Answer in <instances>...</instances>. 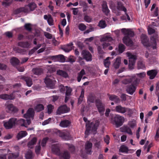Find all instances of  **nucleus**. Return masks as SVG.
<instances>
[{
  "label": "nucleus",
  "mask_w": 159,
  "mask_h": 159,
  "mask_svg": "<svg viewBox=\"0 0 159 159\" xmlns=\"http://www.w3.org/2000/svg\"><path fill=\"white\" fill-rule=\"evenodd\" d=\"M117 9L118 11H123L125 13V15L121 17L122 20H127V19L128 21L130 20V18L126 12V9L123 6L121 2H117Z\"/></svg>",
  "instance_id": "8"
},
{
  "label": "nucleus",
  "mask_w": 159,
  "mask_h": 159,
  "mask_svg": "<svg viewBox=\"0 0 159 159\" xmlns=\"http://www.w3.org/2000/svg\"><path fill=\"white\" fill-rule=\"evenodd\" d=\"M157 71L156 70H152L147 72V75L150 79H153L157 74Z\"/></svg>",
  "instance_id": "24"
},
{
  "label": "nucleus",
  "mask_w": 159,
  "mask_h": 159,
  "mask_svg": "<svg viewBox=\"0 0 159 159\" xmlns=\"http://www.w3.org/2000/svg\"><path fill=\"white\" fill-rule=\"evenodd\" d=\"M86 26L82 24H80L78 25L79 29L81 31H84L86 29Z\"/></svg>",
  "instance_id": "52"
},
{
  "label": "nucleus",
  "mask_w": 159,
  "mask_h": 159,
  "mask_svg": "<svg viewBox=\"0 0 159 159\" xmlns=\"http://www.w3.org/2000/svg\"><path fill=\"white\" fill-rule=\"evenodd\" d=\"M70 111V108L68 107L66 105L59 107L57 111V114L60 115L61 114Z\"/></svg>",
  "instance_id": "16"
},
{
  "label": "nucleus",
  "mask_w": 159,
  "mask_h": 159,
  "mask_svg": "<svg viewBox=\"0 0 159 159\" xmlns=\"http://www.w3.org/2000/svg\"><path fill=\"white\" fill-rule=\"evenodd\" d=\"M0 98L5 100H13L15 99V96L13 93H11L9 95L3 94L0 95Z\"/></svg>",
  "instance_id": "19"
},
{
  "label": "nucleus",
  "mask_w": 159,
  "mask_h": 159,
  "mask_svg": "<svg viewBox=\"0 0 159 159\" xmlns=\"http://www.w3.org/2000/svg\"><path fill=\"white\" fill-rule=\"evenodd\" d=\"M48 112V114L51 113L54 108V107L51 104L48 105L47 107Z\"/></svg>",
  "instance_id": "48"
},
{
  "label": "nucleus",
  "mask_w": 159,
  "mask_h": 159,
  "mask_svg": "<svg viewBox=\"0 0 159 159\" xmlns=\"http://www.w3.org/2000/svg\"><path fill=\"white\" fill-rule=\"evenodd\" d=\"M84 74H85V72L84 69H82L80 73H78L77 78V80L78 82H80V81L82 76Z\"/></svg>",
  "instance_id": "40"
},
{
  "label": "nucleus",
  "mask_w": 159,
  "mask_h": 159,
  "mask_svg": "<svg viewBox=\"0 0 159 159\" xmlns=\"http://www.w3.org/2000/svg\"><path fill=\"white\" fill-rule=\"evenodd\" d=\"M44 18L47 20L48 24L50 25H53V20L52 18L50 15H45L44 16Z\"/></svg>",
  "instance_id": "30"
},
{
  "label": "nucleus",
  "mask_w": 159,
  "mask_h": 159,
  "mask_svg": "<svg viewBox=\"0 0 159 159\" xmlns=\"http://www.w3.org/2000/svg\"><path fill=\"white\" fill-rule=\"evenodd\" d=\"M56 69L53 66H51L48 68V71L50 73H52L55 71Z\"/></svg>",
  "instance_id": "58"
},
{
  "label": "nucleus",
  "mask_w": 159,
  "mask_h": 159,
  "mask_svg": "<svg viewBox=\"0 0 159 159\" xmlns=\"http://www.w3.org/2000/svg\"><path fill=\"white\" fill-rule=\"evenodd\" d=\"M22 79L26 82L27 85L29 87H30L32 84L33 82L32 79L30 77L26 76H23Z\"/></svg>",
  "instance_id": "29"
},
{
  "label": "nucleus",
  "mask_w": 159,
  "mask_h": 159,
  "mask_svg": "<svg viewBox=\"0 0 159 159\" xmlns=\"http://www.w3.org/2000/svg\"><path fill=\"white\" fill-rule=\"evenodd\" d=\"M110 138L108 135H107L104 138V141L107 144H108L109 143Z\"/></svg>",
  "instance_id": "60"
},
{
  "label": "nucleus",
  "mask_w": 159,
  "mask_h": 159,
  "mask_svg": "<svg viewBox=\"0 0 159 159\" xmlns=\"http://www.w3.org/2000/svg\"><path fill=\"white\" fill-rule=\"evenodd\" d=\"M128 125L131 128H134L136 125V121L135 120L130 121L128 123Z\"/></svg>",
  "instance_id": "47"
},
{
  "label": "nucleus",
  "mask_w": 159,
  "mask_h": 159,
  "mask_svg": "<svg viewBox=\"0 0 159 159\" xmlns=\"http://www.w3.org/2000/svg\"><path fill=\"white\" fill-rule=\"evenodd\" d=\"M44 82L48 87L53 89L56 81L51 75H47L44 79Z\"/></svg>",
  "instance_id": "7"
},
{
  "label": "nucleus",
  "mask_w": 159,
  "mask_h": 159,
  "mask_svg": "<svg viewBox=\"0 0 159 159\" xmlns=\"http://www.w3.org/2000/svg\"><path fill=\"white\" fill-rule=\"evenodd\" d=\"M128 150L127 147L125 145H123L120 146L119 151L120 152H128Z\"/></svg>",
  "instance_id": "44"
},
{
  "label": "nucleus",
  "mask_w": 159,
  "mask_h": 159,
  "mask_svg": "<svg viewBox=\"0 0 159 159\" xmlns=\"http://www.w3.org/2000/svg\"><path fill=\"white\" fill-rule=\"evenodd\" d=\"M138 80L137 79L134 81L131 84V85L128 86L126 89V91L128 93L131 95H132L135 91L136 89L135 86L138 84Z\"/></svg>",
  "instance_id": "11"
},
{
  "label": "nucleus",
  "mask_w": 159,
  "mask_h": 159,
  "mask_svg": "<svg viewBox=\"0 0 159 159\" xmlns=\"http://www.w3.org/2000/svg\"><path fill=\"white\" fill-rule=\"evenodd\" d=\"M99 26L101 28H104L107 26V24L104 20H101L98 24Z\"/></svg>",
  "instance_id": "46"
},
{
  "label": "nucleus",
  "mask_w": 159,
  "mask_h": 159,
  "mask_svg": "<svg viewBox=\"0 0 159 159\" xmlns=\"http://www.w3.org/2000/svg\"><path fill=\"white\" fill-rule=\"evenodd\" d=\"M19 156L18 153L15 154L13 153L10 154L8 157V159H14L16 158Z\"/></svg>",
  "instance_id": "50"
},
{
  "label": "nucleus",
  "mask_w": 159,
  "mask_h": 159,
  "mask_svg": "<svg viewBox=\"0 0 159 159\" xmlns=\"http://www.w3.org/2000/svg\"><path fill=\"white\" fill-rule=\"evenodd\" d=\"M146 76V73L144 72H142L139 74H136L135 75L133 76L135 79L134 81L135 80L137 79L138 80V84L139 81V80L143 78L144 77Z\"/></svg>",
  "instance_id": "26"
},
{
  "label": "nucleus",
  "mask_w": 159,
  "mask_h": 159,
  "mask_svg": "<svg viewBox=\"0 0 159 159\" xmlns=\"http://www.w3.org/2000/svg\"><path fill=\"white\" fill-rule=\"evenodd\" d=\"M27 134V133L26 131H21L18 133L17 137L18 139H19L26 136Z\"/></svg>",
  "instance_id": "35"
},
{
  "label": "nucleus",
  "mask_w": 159,
  "mask_h": 159,
  "mask_svg": "<svg viewBox=\"0 0 159 159\" xmlns=\"http://www.w3.org/2000/svg\"><path fill=\"white\" fill-rule=\"evenodd\" d=\"M61 145L59 144H54L52 145V151L53 153L59 156L63 159H69L70 155L67 151H64L63 153H60V148Z\"/></svg>",
  "instance_id": "2"
},
{
  "label": "nucleus",
  "mask_w": 159,
  "mask_h": 159,
  "mask_svg": "<svg viewBox=\"0 0 159 159\" xmlns=\"http://www.w3.org/2000/svg\"><path fill=\"white\" fill-rule=\"evenodd\" d=\"M40 146L39 145L36 146L35 148V152L37 154H39L40 150Z\"/></svg>",
  "instance_id": "55"
},
{
  "label": "nucleus",
  "mask_w": 159,
  "mask_h": 159,
  "mask_svg": "<svg viewBox=\"0 0 159 159\" xmlns=\"http://www.w3.org/2000/svg\"><path fill=\"white\" fill-rule=\"evenodd\" d=\"M70 124V122L68 120H65L61 122L60 126L62 127H67L69 126Z\"/></svg>",
  "instance_id": "32"
},
{
  "label": "nucleus",
  "mask_w": 159,
  "mask_h": 159,
  "mask_svg": "<svg viewBox=\"0 0 159 159\" xmlns=\"http://www.w3.org/2000/svg\"><path fill=\"white\" fill-rule=\"evenodd\" d=\"M32 72L36 75H39L43 72V70L41 68H35L33 69L32 70Z\"/></svg>",
  "instance_id": "36"
},
{
  "label": "nucleus",
  "mask_w": 159,
  "mask_h": 159,
  "mask_svg": "<svg viewBox=\"0 0 159 159\" xmlns=\"http://www.w3.org/2000/svg\"><path fill=\"white\" fill-rule=\"evenodd\" d=\"M159 138V128H158L156 132V133L155 137V139L157 141L158 140V139Z\"/></svg>",
  "instance_id": "63"
},
{
  "label": "nucleus",
  "mask_w": 159,
  "mask_h": 159,
  "mask_svg": "<svg viewBox=\"0 0 159 159\" xmlns=\"http://www.w3.org/2000/svg\"><path fill=\"white\" fill-rule=\"evenodd\" d=\"M30 45V43L28 42H20L18 43V45L19 46L24 48H28L29 47Z\"/></svg>",
  "instance_id": "34"
},
{
  "label": "nucleus",
  "mask_w": 159,
  "mask_h": 159,
  "mask_svg": "<svg viewBox=\"0 0 159 159\" xmlns=\"http://www.w3.org/2000/svg\"><path fill=\"white\" fill-rule=\"evenodd\" d=\"M99 122L98 120L95 121V124L93 123H91L90 124L87 123L86 125V129L85 133V134L88 135L89 131L91 130L92 131L96 130L99 125Z\"/></svg>",
  "instance_id": "6"
},
{
  "label": "nucleus",
  "mask_w": 159,
  "mask_h": 159,
  "mask_svg": "<svg viewBox=\"0 0 159 159\" xmlns=\"http://www.w3.org/2000/svg\"><path fill=\"white\" fill-rule=\"evenodd\" d=\"M112 59L110 57H108L107 58L104 60V64L105 66L106 67H109L110 65L111 64L110 61H109V60H111Z\"/></svg>",
  "instance_id": "38"
},
{
  "label": "nucleus",
  "mask_w": 159,
  "mask_h": 159,
  "mask_svg": "<svg viewBox=\"0 0 159 159\" xmlns=\"http://www.w3.org/2000/svg\"><path fill=\"white\" fill-rule=\"evenodd\" d=\"M114 111L119 113L124 114L127 112L128 113L130 112L131 110L129 108L123 107L120 105H118L116 107Z\"/></svg>",
  "instance_id": "13"
},
{
  "label": "nucleus",
  "mask_w": 159,
  "mask_h": 159,
  "mask_svg": "<svg viewBox=\"0 0 159 159\" xmlns=\"http://www.w3.org/2000/svg\"><path fill=\"white\" fill-rule=\"evenodd\" d=\"M57 74L58 75L65 78L68 77V75L67 72L62 70H57Z\"/></svg>",
  "instance_id": "31"
},
{
  "label": "nucleus",
  "mask_w": 159,
  "mask_h": 159,
  "mask_svg": "<svg viewBox=\"0 0 159 159\" xmlns=\"http://www.w3.org/2000/svg\"><path fill=\"white\" fill-rule=\"evenodd\" d=\"M37 139L36 137L33 138L28 143L27 146L28 148H34V146L37 142Z\"/></svg>",
  "instance_id": "27"
},
{
  "label": "nucleus",
  "mask_w": 159,
  "mask_h": 159,
  "mask_svg": "<svg viewBox=\"0 0 159 159\" xmlns=\"http://www.w3.org/2000/svg\"><path fill=\"white\" fill-rule=\"evenodd\" d=\"M141 41L143 45L147 46L148 45V39L147 36L144 34H142L141 36Z\"/></svg>",
  "instance_id": "23"
},
{
  "label": "nucleus",
  "mask_w": 159,
  "mask_h": 159,
  "mask_svg": "<svg viewBox=\"0 0 159 159\" xmlns=\"http://www.w3.org/2000/svg\"><path fill=\"white\" fill-rule=\"evenodd\" d=\"M25 27L26 29L28 31H30L31 29V24H25Z\"/></svg>",
  "instance_id": "57"
},
{
  "label": "nucleus",
  "mask_w": 159,
  "mask_h": 159,
  "mask_svg": "<svg viewBox=\"0 0 159 159\" xmlns=\"http://www.w3.org/2000/svg\"><path fill=\"white\" fill-rule=\"evenodd\" d=\"M25 157L26 159H32L34 155L31 150L28 151L25 154Z\"/></svg>",
  "instance_id": "37"
},
{
  "label": "nucleus",
  "mask_w": 159,
  "mask_h": 159,
  "mask_svg": "<svg viewBox=\"0 0 159 159\" xmlns=\"http://www.w3.org/2000/svg\"><path fill=\"white\" fill-rule=\"evenodd\" d=\"M110 45V43H108L106 42H104L102 43L103 48V49L106 48L107 47L109 46Z\"/></svg>",
  "instance_id": "64"
},
{
  "label": "nucleus",
  "mask_w": 159,
  "mask_h": 159,
  "mask_svg": "<svg viewBox=\"0 0 159 159\" xmlns=\"http://www.w3.org/2000/svg\"><path fill=\"white\" fill-rule=\"evenodd\" d=\"M138 67L139 69H144L145 68L144 64L141 61H139L138 62Z\"/></svg>",
  "instance_id": "53"
},
{
  "label": "nucleus",
  "mask_w": 159,
  "mask_h": 159,
  "mask_svg": "<svg viewBox=\"0 0 159 159\" xmlns=\"http://www.w3.org/2000/svg\"><path fill=\"white\" fill-rule=\"evenodd\" d=\"M120 131L123 132H126L130 135L132 134V133L130 128L126 126H124L120 128Z\"/></svg>",
  "instance_id": "28"
},
{
  "label": "nucleus",
  "mask_w": 159,
  "mask_h": 159,
  "mask_svg": "<svg viewBox=\"0 0 159 159\" xmlns=\"http://www.w3.org/2000/svg\"><path fill=\"white\" fill-rule=\"evenodd\" d=\"M51 120V118H49L48 120H45L44 122L42 123V125H45L49 124Z\"/></svg>",
  "instance_id": "61"
},
{
  "label": "nucleus",
  "mask_w": 159,
  "mask_h": 159,
  "mask_svg": "<svg viewBox=\"0 0 159 159\" xmlns=\"http://www.w3.org/2000/svg\"><path fill=\"white\" fill-rule=\"evenodd\" d=\"M44 36L47 39H51L52 38V35L50 34L45 32H44Z\"/></svg>",
  "instance_id": "54"
},
{
  "label": "nucleus",
  "mask_w": 159,
  "mask_h": 159,
  "mask_svg": "<svg viewBox=\"0 0 159 159\" xmlns=\"http://www.w3.org/2000/svg\"><path fill=\"white\" fill-rule=\"evenodd\" d=\"M67 86H64L63 85H61L60 86V91L62 93H64L66 89V87Z\"/></svg>",
  "instance_id": "62"
},
{
  "label": "nucleus",
  "mask_w": 159,
  "mask_h": 159,
  "mask_svg": "<svg viewBox=\"0 0 159 159\" xmlns=\"http://www.w3.org/2000/svg\"><path fill=\"white\" fill-rule=\"evenodd\" d=\"M34 115V111L33 108H30L27 111V113L24 115V117L27 119L26 122L25 120L22 119H21L18 120H16V122L21 126H25V127H27V125H29L31 123V121L28 119L33 118Z\"/></svg>",
  "instance_id": "1"
},
{
  "label": "nucleus",
  "mask_w": 159,
  "mask_h": 159,
  "mask_svg": "<svg viewBox=\"0 0 159 159\" xmlns=\"http://www.w3.org/2000/svg\"><path fill=\"white\" fill-rule=\"evenodd\" d=\"M66 98H65V102H66L69 99V96L70 95V93L72 91L71 89L68 86L66 87Z\"/></svg>",
  "instance_id": "33"
},
{
  "label": "nucleus",
  "mask_w": 159,
  "mask_h": 159,
  "mask_svg": "<svg viewBox=\"0 0 159 159\" xmlns=\"http://www.w3.org/2000/svg\"><path fill=\"white\" fill-rule=\"evenodd\" d=\"M84 90L83 89H82L80 95L78 99V103L79 104H80L83 100L84 97Z\"/></svg>",
  "instance_id": "45"
},
{
  "label": "nucleus",
  "mask_w": 159,
  "mask_h": 159,
  "mask_svg": "<svg viewBox=\"0 0 159 159\" xmlns=\"http://www.w3.org/2000/svg\"><path fill=\"white\" fill-rule=\"evenodd\" d=\"M134 78L133 76H129L127 77L126 78L124 79L122 81L123 84H128L131 82L133 83V82L134 81Z\"/></svg>",
  "instance_id": "25"
},
{
  "label": "nucleus",
  "mask_w": 159,
  "mask_h": 159,
  "mask_svg": "<svg viewBox=\"0 0 159 159\" xmlns=\"http://www.w3.org/2000/svg\"><path fill=\"white\" fill-rule=\"evenodd\" d=\"M5 110L7 112H16L18 110V109L14 106L12 104H6L5 105Z\"/></svg>",
  "instance_id": "15"
},
{
  "label": "nucleus",
  "mask_w": 159,
  "mask_h": 159,
  "mask_svg": "<svg viewBox=\"0 0 159 159\" xmlns=\"http://www.w3.org/2000/svg\"><path fill=\"white\" fill-rule=\"evenodd\" d=\"M82 55L87 61H90L92 60V55L89 52L84 50L82 52Z\"/></svg>",
  "instance_id": "18"
},
{
  "label": "nucleus",
  "mask_w": 159,
  "mask_h": 159,
  "mask_svg": "<svg viewBox=\"0 0 159 159\" xmlns=\"http://www.w3.org/2000/svg\"><path fill=\"white\" fill-rule=\"evenodd\" d=\"M148 31L149 34H153V36L151 38V40L153 43L152 47L153 49L156 48V43L159 39V34L153 28L152 25L149 26L148 28Z\"/></svg>",
  "instance_id": "4"
},
{
  "label": "nucleus",
  "mask_w": 159,
  "mask_h": 159,
  "mask_svg": "<svg viewBox=\"0 0 159 159\" xmlns=\"http://www.w3.org/2000/svg\"><path fill=\"white\" fill-rule=\"evenodd\" d=\"M96 106L97 107L99 112L101 115L104 114L105 111V108L104 105L102 103L100 100H97L96 102Z\"/></svg>",
  "instance_id": "14"
},
{
  "label": "nucleus",
  "mask_w": 159,
  "mask_h": 159,
  "mask_svg": "<svg viewBox=\"0 0 159 159\" xmlns=\"http://www.w3.org/2000/svg\"><path fill=\"white\" fill-rule=\"evenodd\" d=\"M57 134L60 137L64 140H68L70 139V133L67 131H61L58 130L57 132Z\"/></svg>",
  "instance_id": "12"
},
{
  "label": "nucleus",
  "mask_w": 159,
  "mask_h": 159,
  "mask_svg": "<svg viewBox=\"0 0 159 159\" xmlns=\"http://www.w3.org/2000/svg\"><path fill=\"white\" fill-rule=\"evenodd\" d=\"M73 43L71 42L66 45L62 46L61 48L65 52H68L73 48Z\"/></svg>",
  "instance_id": "20"
},
{
  "label": "nucleus",
  "mask_w": 159,
  "mask_h": 159,
  "mask_svg": "<svg viewBox=\"0 0 159 159\" xmlns=\"http://www.w3.org/2000/svg\"><path fill=\"white\" fill-rule=\"evenodd\" d=\"M41 44H38L36 47L32 49L29 52V55H31L35 51L37 50L38 49H39L40 47L41 46Z\"/></svg>",
  "instance_id": "43"
},
{
  "label": "nucleus",
  "mask_w": 159,
  "mask_h": 159,
  "mask_svg": "<svg viewBox=\"0 0 159 159\" xmlns=\"http://www.w3.org/2000/svg\"><path fill=\"white\" fill-rule=\"evenodd\" d=\"M124 118L119 115H117L114 117V121L116 127H118L122 125L124 121Z\"/></svg>",
  "instance_id": "10"
},
{
  "label": "nucleus",
  "mask_w": 159,
  "mask_h": 159,
  "mask_svg": "<svg viewBox=\"0 0 159 159\" xmlns=\"http://www.w3.org/2000/svg\"><path fill=\"white\" fill-rule=\"evenodd\" d=\"M121 62V58L120 57H118L114 60V62L113 64V66L116 69H118Z\"/></svg>",
  "instance_id": "22"
},
{
  "label": "nucleus",
  "mask_w": 159,
  "mask_h": 159,
  "mask_svg": "<svg viewBox=\"0 0 159 159\" xmlns=\"http://www.w3.org/2000/svg\"><path fill=\"white\" fill-rule=\"evenodd\" d=\"M79 4L80 6L83 7H85L86 8L88 7L87 3L84 1H80Z\"/></svg>",
  "instance_id": "56"
},
{
  "label": "nucleus",
  "mask_w": 159,
  "mask_h": 159,
  "mask_svg": "<svg viewBox=\"0 0 159 159\" xmlns=\"http://www.w3.org/2000/svg\"><path fill=\"white\" fill-rule=\"evenodd\" d=\"M92 143L89 141H87L85 145L84 150L87 153H90L91 152Z\"/></svg>",
  "instance_id": "21"
},
{
  "label": "nucleus",
  "mask_w": 159,
  "mask_h": 159,
  "mask_svg": "<svg viewBox=\"0 0 159 159\" xmlns=\"http://www.w3.org/2000/svg\"><path fill=\"white\" fill-rule=\"evenodd\" d=\"M113 40L110 33H107L102 36L100 41L102 42H111Z\"/></svg>",
  "instance_id": "17"
},
{
  "label": "nucleus",
  "mask_w": 159,
  "mask_h": 159,
  "mask_svg": "<svg viewBox=\"0 0 159 159\" xmlns=\"http://www.w3.org/2000/svg\"><path fill=\"white\" fill-rule=\"evenodd\" d=\"M122 32L127 36H125L123 39V43L126 45L131 46L133 45V42L129 36L132 37L134 35V32L130 29L123 28L121 29Z\"/></svg>",
  "instance_id": "3"
},
{
  "label": "nucleus",
  "mask_w": 159,
  "mask_h": 159,
  "mask_svg": "<svg viewBox=\"0 0 159 159\" xmlns=\"http://www.w3.org/2000/svg\"><path fill=\"white\" fill-rule=\"evenodd\" d=\"M29 7L31 11H33L36 8V5L35 3L32 2L29 4Z\"/></svg>",
  "instance_id": "49"
},
{
  "label": "nucleus",
  "mask_w": 159,
  "mask_h": 159,
  "mask_svg": "<svg viewBox=\"0 0 159 159\" xmlns=\"http://www.w3.org/2000/svg\"><path fill=\"white\" fill-rule=\"evenodd\" d=\"M10 62L13 65H15L18 64L20 63V61L17 58L13 57L11 59Z\"/></svg>",
  "instance_id": "39"
},
{
  "label": "nucleus",
  "mask_w": 159,
  "mask_h": 159,
  "mask_svg": "<svg viewBox=\"0 0 159 159\" xmlns=\"http://www.w3.org/2000/svg\"><path fill=\"white\" fill-rule=\"evenodd\" d=\"M16 120V118H12L10 119L8 121H4V126L7 129H11L15 125Z\"/></svg>",
  "instance_id": "9"
},
{
  "label": "nucleus",
  "mask_w": 159,
  "mask_h": 159,
  "mask_svg": "<svg viewBox=\"0 0 159 159\" xmlns=\"http://www.w3.org/2000/svg\"><path fill=\"white\" fill-rule=\"evenodd\" d=\"M126 55L129 59V68L130 70L133 69L134 68L135 61L137 59L136 56L129 52H126Z\"/></svg>",
  "instance_id": "5"
},
{
  "label": "nucleus",
  "mask_w": 159,
  "mask_h": 159,
  "mask_svg": "<svg viewBox=\"0 0 159 159\" xmlns=\"http://www.w3.org/2000/svg\"><path fill=\"white\" fill-rule=\"evenodd\" d=\"M48 139L47 138H45L43 139L41 143V145L42 146L44 147L45 145V144Z\"/></svg>",
  "instance_id": "59"
},
{
  "label": "nucleus",
  "mask_w": 159,
  "mask_h": 159,
  "mask_svg": "<svg viewBox=\"0 0 159 159\" xmlns=\"http://www.w3.org/2000/svg\"><path fill=\"white\" fill-rule=\"evenodd\" d=\"M44 109V106L42 104H38L35 107V110L37 112L41 111L43 110Z\"/></svg>",
  "instance_id": "41"
},
{
  "label": "nucleus",
  "mask_w": 159,
  "mask_h": 159,
  "mask_svg": "<svg viewBox=\"0 0 159 159\" xmlns=\"http://www.w3.org/2000/svg\"><path fill=\"white\" fill-rule=\"evenodd\" d=\"M125 49V46L123 44H120L119 46V51L120 53L123 52Z\"/></svg>",
  "instance_id": "51"
},
{
  "label": "nucleus",
  "mask_w": 159,
  "mask_h": 159,
  "mask_svg": "<svg viewBox=\"0 0 159 159\" xmlns=\"http://www.w3.org/2000/svg\"><path fill=\"white\" fill-rule=\"evenodd\" d=\"M102 7L103 11L107 15L109 12V10L107 4L106 3H104L102 5Z\"/></svg>",
  "instance_id": "42"
}]
</instances>
